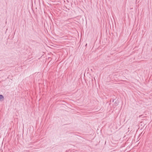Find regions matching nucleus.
<instances>
[{"mask_svg": "<svg viewBox=\"0 0 152 152\" xmlns=\"http://www.w3.org/2000/svg\"><path fill=\"white\" fill-rule=\"evenodd\" d=\"M4 99V96L3 95H0V101L1 100V99Z\"/></svg>", "mask_w": 152, "mask_h": 152, "instance_id": "nucleus-1", "label": "nucleus"}, {"mask_svg": "<svg viewBox=\"0 0 152 152\" xmlns=\"http://www.w3.org/2000/svg\"><path fill=\"white\" fill-rule=\"evenodd\" d=\"M114 99L113 100V102L114 101Z\"/></svg>", "mask_w": 152, "mask_h": 152, "instance_id": "nucleus-2", "label": "nucleus"}]
</instances>
